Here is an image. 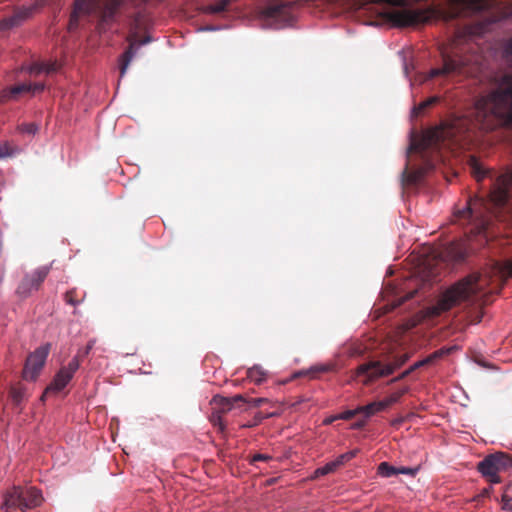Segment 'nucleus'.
Returning <instances> with one entry per match:
<instances>
[{"mask_svg":"<svg viewBox=\"0 0 512 512\" xmlns=\"http://www.w3.org/2000/svg\"><path fill=\"white\" fill-rule=\"evenodd\" d=\"M494 219L512 224V168L497 176L486 198L477 195L469 197L453 213L455 224L469 226L470 234L483 236L485 240Z\"/></svg>","mask_w":512,"mask_h":512,"instance_id":"f257e3e1","label":"nucleus"},{"mask_svg":"<svg viewBox=\"0 0 512 512\" xmlns=\"http://www.w3.org/2000/svg\"><path fill=\"white\" fill-rule=\"evenodd\" d=\"M504 58L512 68V38L505 46ZM475 118L486 131L512 126V71L501 75L497 87L476 100Z\"/></svg>","mask_w":512,"mask_h":512,"instance_id":"f03ea898","label":"nucleus"},{"mask_svg":"<svg viewBox=\"0 0 512 512\" xmlns=\"http://www.w3.org/2000/svg\"><path fill=\"white\" fill-rule=\"evenodd\" d=\"M470 130V121L454 117L440 126L428 130L423 138L425 147H437L445 142L457 143Z\"/></svg>","mask_w":512,"mask_h":512,"instance_id":"7ed1b4c3","label":"nucleus"},{"mask_svg":"<svg viewBox=\"0 0 512 512\" xmlns=\"http://www.w3.org/2000/svg\"><path fill=\"white\" fill-rule=\"evenodd\" d=\"M128 3L136 6L135 0H75V10L71 16L70 25L76 21L78 14H91L94 11L99 14L101 23H112L118 11Z\"/></svg>","mask_w":512,"mask_h":512,"instance_id":"20e7f679","label":"nucleus"},{"mask_svg":"<svg viewBox=\"0 0 512 512\" xmlns=\"http://www.w3.org/2000/svg\"><path fill=\"white\" fill-rule=\"evenodd\" d=\"M478 290L479 285L476 277H469L462 280L442 295L437 304L431 308V314L433 316H439L461 301L471 300L477 294Z\"/></svg>","mask_w":512,"mask_h":512,"instance_id":"39448f33","label":"nucleus"},{"mask_svg":"<svg viewBox=\"0 0 512 512\" xmlns=\"http://www.w3.org/2000/svg\"><path fill=\"white\" fill-rule=\"evenodd\" d=\"M297 13L298 5L295 2L276 3L264 8L260 19L265 27L283 29L294 24Z\"/></svg>","mask_w":512,"mask_h":512,"instance_id":"423d86ee","label":"nucleus"},{"mask_svg":"<svg viewBox=\"0 0 512 512\" xmlns=\"http://www.w3.org/2000/svg\"><path fill=\"white\" fill-rule=\"evenodd\" d=\"M42 500L41 491L35 487L14 486L4 494L1 510L19 508L24 511L39 506Z\"/></svg>","mask_w":512,"mask_h":512,"instance_id":"0eeeda50","label":"nucleus"},{"mask_svg":"<svg viewBox=\"0 0 512 512\" xmlns=\"http://www.w3.org/2000/svg\"><path fill=\"white\" fill-rule=\"evenodd\" d=\"M510 468H512V456L504 452L489 454L477 464V470L491 484L501 483L499 473Z\"/></svg>","mask_w":512,"mask_h":512,"instance_id":"6e6552de","label":"nucleus"},{"mask_svg":"<svg viewBox=\"0 0 512 512\" xmlns=\"http://www.w3.org/2000/svg\"><path fill=\"white\" fill-rule=\"evenodd\" d=\"M408 359V355H402L393 363L383 364L380 361H370L358 366L356 373L357 376H364V384H368L380 377L392 374L397 368L401 367Z\"/></svg>","mask_w":512,"mask_h":512,"instance_id":"1a4fd4ad","label":"nucleus"},{"mask_svg":"<svg viewBox=\"0 0 512 512\" xmlns=\"http://www.w3.org/2000/svg\"><path fill=\"white\" fill-rule=\"evenodd\" d=\"M442 58L443 66L441 68L431 69L425 80L451 73L471 74L475 71L474 68L468 67V60L462 56L457 55L456 57H452L442 52Z\"/></svg>","mask_w":512,"mask_h":512,"instance_id":"9d476101","label":"nucleus"},{"mask_svg":"<svg viewBox=\"0 0 512 512\" xmlns=\"http://www.w3.org/2000/svg\"><path fill=\"white\" fill-rule=\"evenodd\" d=\"M51 345L46 343L40 347H38L34 352H32L26 360L24 369H23V378L28 381H34L37 379L40 374L42 368L45 365L46 359L49 355Z\"/></svg>","mask_w":512,"mask_h":512,"instance_id":"9b49d317","label":"nucleus"},{"mask_svg":"<svg viewBox=\"0 0 512 512\" xmlns=\"http://www.w3.org/2000/svg\"><path fill=\"white\" fill-rule=\"evenodd\" d=\"M79 369V359L78 356H74L72 360L68 363L67 366H63L54 376L53 381L50 385L45 389L41 399L51 393H58L62 391L67 384L71 381L76 371Z\"/></svg>","mask_w":512,"mask_h":512,"instance_id":"f8f14e48","label":"nucleus"},{"mask_svg":"<svg viewBox=\"0 0 512 512\" xmlns=\"http://www.w3.org/2000/svg\"><path fill=\"white\" fill-rule=\"evenodd\" d=\"M50 271L48 266L37 268L33 273L26 275L20 282L17 293L22 297H27L32 291L38 290L42 282L46 279Z\"/></svg>","mask_w":512,"mask_h":512,"instance_id":"ddd939ff","label":"nucleus"},{"mask_svg":"<svg viewBox=\"0 0 512 512\" xmlns=\"http://www.w3.org/2000/svg\"><path fill=\"white\" fill-rule=\"evenodd\" d=\"M129 46L125 50V52L120 57V76L123 77L129 67L130 62L134 58L137 49L141 45L148 44L152 41L150 36H145L142 39H138V34L136 31L130 33L126 38Z\"/></svg>","mask_w":512,"mask_h":512,"instance_id":"4468645a","label":"nucleus"},{"mask_svg":"<svg viewBox=\"0 0 512 512\" xmlns=\"http://www.w3.org/2000/svg\"><path fill=\"white\" fill-rule=\"evenodd\" d=\"M452 350V348H441L433 353H431L430 355H428L427 357H425L424 359L420 360V361H417L415 362L412 366L409 367V369L405 370L403 373H401L398 377L396 378H393L391 380V382H396L398 380H401L403 378H405L406 376H408L411 372H413L414 370L420 368V367H424V366H428V365H431L433 364L435 361H437L438 359L444 357L445 355H448L450 353V351Z\"/></svg>","mask_w":512,"mask_h":512,"instance_id":"2eb2a0df","label":"nucleus"},{"mask_svg":"<svg viewBox=\"0 0 512 512\" xmlns=\"http://www.w3.org/2000/svg\"><path fill=\"white\" fill-rule=\"evenodd\" d=\"M239 402H246L242 395H235L231 398L215 396L213 397L211 404L213 405V409L221 411L222 414H225Z\"/></svg>","mask_w":512,"mask_h":512,"instance_id":"dca6fc26","label":"nucleus"},{"mask_svg":"<svg viewBox=\"0 0 512 512\" xmlns=\"http://www.w3.org/2000/svg\"><path fill=\"white\" fill-rule=\"evenodd\" d=\"M445 255L452 261H463L468 255V249L461 241L452 242L445 248Z\"/></svg>","mask_w":512,"mask_h":512,"instance_id":"f3484780","label":"nucleus"},{"mask_svg":"<svg viewBox=\"0 0 512 512\" xmlns=\"http://www.w3.org/2000/svg\"><path fill=\"white\" fill-rule=\"evenodd\" d=\"M32 90V84L22 83L12 86L2 92L1 101L16 98L19 94L28 93Z\"/></svg>","mask_w":512,"mask_h":512,"instance_id":"a211bd4d","label":"nucleus"},{"mask_svg":"<svg viewBox=\"0 0 512 512\" xmlns=\"http://www.w3.org/2000/svg\"><path fill=\"white\" fill-rule=\"evenodd\" d=\"M40 7L38 3L32 4L30 6H21L16 7L13 10V14L16 17L17 21L21 25L24 21L29 19L35 10H37Z\"/></svg>","mask_w":512,"mask_h":512,"instance_id":"6ab92c4d","label":"nucleus"},{"mask_svg":"<svg viewBox=\"0 0 512 512\" xmlns=\"http://www.w3.org/2000/svg\"><path fill=\"white\" fill-rule=\"evenodd\" d=\"M360 414L364 415L365 419L370 418L371 416L375 415L378 412H381L385 410V404L383 401H375L371 402L365 406H359Z\"/></svg>","mask_w":512,"mask_h":512,"instance_id":"aec40b11","label":"nucleus"},{"mask_svg":"<svg viewBox=\"0 0 512 512\" xmlns=\"http://www.w3.org/2000/svg\"><path fill=\"white\" fill-rule=\"evenodd\" d=\"M58 70L57 63H33L29 67H27V71L30 74L38 75L42 72L52 73Z\"/></svg>","mask_w":512,"mask_h":512,"instance_id":"412c9836","label":"nucleus"},{"mask_svg":"<svg viewBox=\"0 0 512 512\" xmlns=\"http://www.w3.org/2000/svg\"><path fill=\"white\" fill-rule=\"evenodd\" d=\"M335 369H336V365L333 364V363L318 364V365L312 366L307 371L299 372L296 376H298V375H311V378H314L315 375L318 374V373L332 372V371H335Z\"/></svg>","mask_w":512,"mask_h":512,"instance_id":"4be33fe9","label":"nucleus"},{"mask_svg":"<svg viewBox=\"0 0 512 512\" xmlns=\"http://www.w3.org/2000/svg\"><path fill=\"white\" fill-rule=\"evenodd\" d=\"M247 377L256 384H260L266 380L267 372L258 365L247 370Z\"/></svg>","mask_w":512,"mask_h":512,"instance_id":"5701e85b","label":"nucleus"},{"mask_svg":"<svg viewBox=\"0 0 512 512\" xmlns=\"http://www.w3.org/2000/svg\"><path fill=\"white\" fill-rule=\"evenodd\" d=\"M423 177V171L421 169L409 171L406 167L402 173L403 182L408 185H415L420 182Z\"/></svg>","mask_w":512,"mask_h":512,"instance_id":"b1692460","label":"nucleus"},{"mask_svg":"<svg viewBox=\"0 0 512 512\" xmlns=\"http://www.w3.org/2000/svg\"><path fill=\"white\" fill-rule=\"evenodd\" d=\"M469 168L471 170V174L473 177L479 182L486 176V171L481 166V164L477 161L475 157H471L469 160Z\"/></svg>","mask_w":512,"mask_h":512,"instance_id":"393cba45","label":"nucleus"},{"mask_svg":"<svg viewBox=\"0 0 512 512\" xmlns=\"http://www.w3.org/2000/svg\"><path fill=\"white\" fill-rule=\"evenodd\" d=\"M377 474L384 478L398 475L397 467L390 465L388 462H381L377 468Z\"/></svg>","mask_w":512,"mask_h":512,"instance_id":"a878e982","label":"nucleus"},{"mask_svg":"<svg viewBox=\"0 0 512 512\" xmlns=\"http://www.w3.org/2000/svg\"><path fill=\"white\" fill-rule=\"evenodd\" d=\"M338 469L337 465L335 464L334 461H331V462H328L327 464H325L324 466L322 467H319L317 468L313 475H312V479H317L321 476H325L327 474H330V473H333L335 472L336 470Z\"/></svg>","mask_w":512,"mask_h":512,"instance_id":"bb28decb","label":"nucleus"},{"mask_svg":"<svg viewBox=\"0 0 512 512\" xmlns=\"http://www.w3.org/2000/svg\"><path fill=\"white\" fill-rule=\"evenodd\" d=\"M496 267L502 277L512 278V259L497 262Z\"/></svg>","mask_w":512,"mask_h":512,"instance_id":"cd10ccee","label":"nucleus"},{"mask_svg":"<svg viewBox=\"0 0 512 512\" xmlns=\"http://www.w3.org/2000/svg\"><path fill=\"white\" fill-rule=\"evenodd\" d=\"M18 26H20V24L14 14L0 20V32H6Z\"/></svg>","mask_w":512,"mask_h":512,"instance_id":"c85d7f7f","label":"nucleus"},{"mask_svg":"<svg viewBox=\"0 0 512 512\" xmlns=\"http://www.w3.org/2000/svg\"><path fill=\"white\" fill-rule=\"evenodd\" d=\"M18 26H20V24L14 14L0 20V32H6Z\"/></svg>","mask_w":512,"mask_h":512,"instance_id":"c756f323","label":"nucleus"},{"mask_svg":"<svg viewBox=\"0 0 512 512\" xmlns=\"http://www.w3.org/2000/svg\"><path fill=\"white\" fill-rule=\"evenodd\" d=\"M64 298L67 304L77 306L83 300L84 296L79 297L77 289L73 288L65 293Z\"/></svg>","mask_w":512,"mask_h":512,"instance_id":"7c9ffc66","label":"nucleus"},{"mask_svg":"<svg viewBox=\"0 0 512 512\" xmlns=\"http://www.w3.org/2000/svg\"><path fill=\"white\" fill-rule=\"evenodd\" d=\"M223 414L221 411H217L216 409H213V412L210 415V421L215 426L218 427L221 432L224 431L225 425L223 423L222 419Z\"/></svg>","mask_w":512,"mask_h":512,"instance_id":"2f4dec72","label":"nucleus"},{"mask_svg":"<svg viewBox=\"0 0 512 512\" xmlns=\"http://www.w3.org/2000/svg\"><path fill=\"white\" fill-rule=\"evenodd\" d=\"M438 101L437 97H431L423 102H421L418 106L414 107V113L415 114H421L424 112L427 108L431 107Z\"/></svg>","mask_w":512,"mask_h":512,"instance_id":"473e14b6","label":"nucleus"},{"mask_svg":"<svg viewBox=\"0 0 512 512\" xmlns=\"http://www.w3.org/2000/svg\"><path fill=\"white\" fill-rule=\"evenodd\" d=\"M406 391H407L406 389H402V390L396 391V392L392 393L386 399L382 400L383 403L385 404V408H387V407L391 406L392 404L398 402L399 399L406 393Z\"/></svg>","mask_w":512,"mask_h":512,"instance_id":"72a5a7b5","label":"nucleus"},{"mask_svg":"<svg viewBox=\"0 0 512 512\" xmlns=\"http://www.w3.org/2000/svg\"><path fill=\"white\" fill-rule=\"evenodd\" d=\"M39 127L36 123H23L18 126V130L21 133H26L29 135H34L38 131Z\"/></svg>","mask_w":512,"mask_h":512,"instance_id":"f704fd0d","label":"nucleus"},{"mask_svg":"<svg viewBox=\"0 0 512 512\" xmlns=\"http://www.w3.org/2000/svg\"><path fill=\"white\" fill-rule=\"evenodd\" d=\"M95 345V340L91 339L88 341L86 347L82 350H79L78 353L75 356H78L79 363L90 353V351L93 349Z\"/></svg>","mask_w":512,"mask_h":512,"instance_id":"c9c22d12","label":"nucleus"},{"mask_svg":"<svg viewBox=\"0 0 512 512\" xmlns=\"http://www.w3.org/2000/svg\"><path fill=\"white\" fill-rule=\"evenodd\" d=\"M10 397L14 404L18 405L23 400L24 392L20 388L13 387L10 390Z\"/></svg>","mask_w":512,"mask_h":512,"instance_id":"e433bc0d","label":"nucleus"},{"mask_svg":"<svg viewBox=\"0 0 512 512\" xmlns=\"http://www.w3.org/2000/svg\"><path fill=\"white\" fill-rule=\"evenodd\" d=\"M357 414H360L359 407H357L356 409H353V410L344 411V412L340 413L339 415H336V418L343 419V420H350L353 417H355Z\"/></svg>","mask_w":512,"mask_h":512,"instance_id":"4c0bfd02","label":"nucleus"},{"mask_svg":"<svg viewBox=\"0 0 512 512\" xmlns=\"http://www.w3.org/2000/svg\"><path fill=\"white\" fill-rule=\"evenodd\" d=\"M501 502H502L503 510L512 511V497L511 496H509L507 494H503Z\"/></svg>","mask_w":512,"mask_h":512,"instance_id":"58836bf2","label":"nucleus"},{"mask_svg":"<svg viewBox=\"0 0 512 512\" xmlns=\"http://www.w3.org/2000/svg\"><path fill=\"white\" fill-rule=\"evenodd\" d=\"M418 468H410V467H400L397 468L398 474H406L410 476H415L418 472Z\"/></svg>","mask_w":512,"mask_h":512,"instance_id":"ea45409f","label":"nucleus"},{"mask_svg":"<svg viewBox=\"0 0 512 512\" xmlns=\"http://www.w3.org/2000/svg\"><path fill=\"white\" fill-rule=\"evenodd\" d=\"M271 459H272V457L268 454L257 453L255 455H253V457L250 460V463L253 464L257 461H269Z\"/></svg>","mask_w":512,"mask_h":512,"instance_id":"a19ab883","label":"nucleus"},{"mask_svg":"<svg viewBox=\"0 0 512 512\" xmlns=\"http://www.w3.org/2000/svg\"><path fill=\"white\" fill-rule=\"evenodd\" d=\"M10 155H11V151H10L9 145L7 143L0 145V158L10 156Z\"/></svg>","mask_w":512,"mask_h":512,"instance_id":"79ce46f5","label":"nucleus"},{"mask_svg":"<svg viewBox=\"0 0 512 512\" xmlns=\"http://www.w3.org/2000/svg\"><path fill=\"white\" fill-rule=\"evenodd\" d=\"M268 399L266 398H254L248 401V403L253 407H260L262 404L266 403Z\"/></svg>","mask_w":512,"mask_h":512,"instance_id":"37998d69","label":"nucleus"},{"mask_svg":"<svg viewBox=\"0 0 512 512\" xmlns=\"http://www.w3.org/2000/svg\"><path fill=\"white\" fill-rule=\"evenodd\" d=\"M335 464L337 465V467H341L342 465H344L346 462H348V459H347V456L346 454H341L339 455L335 460H334Z\"/></svg>","mask_w":512,"mask_h":512,"instance_id":"c03bdc74","label":"nucleus"},{"mask_svg":"<svg viewBox=\"0 0 512 512\" xmlns=\"http://www.w3.org/2000/svg\"><path fill=\"white\" fill-rule=\"evenodd\" d=\"M44 88H45V85L43 83H35V84H32V90L30 92H32V93L41 92L44 90Z\"/></svg>","mask_w":512,"mask_h":512,"instance_id":"a18cd8bd","label":"nucleus"},{"mask_svg":"<svg viewBox=\"0 0 512 512\" xmlns=\"http://www.w3.org/2000/svg\"><path fill=\"white\" fill-rule=\"evenodd\" d=\"M366 424V419L364 418L363 420H359L357 421L356 423L353 424V428L355 429H361L365 426Z\"/></svg>","mask_w":512,"mask_h":512,"instance_id":"49530a36","label":"nucleus"},{"mask_svg":"<svg viewBox=\"0 0 512 512\" xmlns=\"http://www.w3.org/2000/svg\"><path fill=\"white\" fill-rule=\"evenodd\" d=\"M358 451H359L358 449H354V450L346 452L345 454L347 456L348 461L353 459L357 455Z\"/></svg>","mask_w":512,"mask_h":512,"instance_id":"de8ad7c7","label":"nucleus"},{"mask_svg":"<svg viewBox=\"0 0 512 512\" xmlns=\"http://www.w3.org/2000/svg\"><path fill=\"white\" fill-rule=\"evenodd\" d=\"M336 419H337L336 416H334V417H332L330 419L325 420V423H327V424L332 423Z\"/></svg>","mask_w":512,"mask_h":512,"instance_id":"09e8293b","label":"nucleus"},{"mask_svg":"<svg viewBox=\"0 0 512 512\" xmlns=\"http://www.w3.org/2000/svg\"><path fill=\"white\" fill-rule=\"evenodd\" d=\"M274 415H275L274 413H270V414H268V415H266V416H261V418L273 417Z\"/></svg>","mask_w":512,"mask_h":512,"instance_id":"8fccbe9b","label":"nucleus"},{"mask_svg":"<svg viewBox=\"0 0 512 512\" xmlns=\"http://www.w3.org/2000/svg\"><path fill=\"white\" fill-rule=\"evenodd\" d=\"M484 494H485V495H488V494H489V490H488V489H485V490H484Z\"/></svg>","mask_w":512,"mask_h":512,"instance_id":"3c124183","label":"nucleus"},{"mask_svg":"<svg viewBox=\"0 0 512 512\" xmlns=\"http://www.w3.org/2000/svg\"><path fill=\"white\" fill-rule=\"evenodd\" d=\"M414 293H415V292L411 293V294L409 295V298H413Z\"/></svg>","mask_w":512,"mask_h":512,"instance_id":"603ef678","label":"nucleus"},{"mask_svg":"<svg viewBox=\"0 0 512 512\" xmlns=\"http://www.w3.org/2000/svg\"><path fill=\"white\" fill-rule=\"evenodd\" d=\"M138 21H139V16H137V17L135 18V22H138Z\"/></svg>","mask_w":512,"mask_h":512,"instance_id":"864d4df0","label":"nucleus"}]
</instances>
